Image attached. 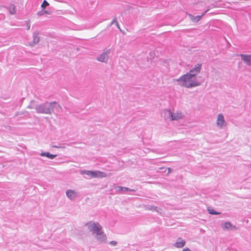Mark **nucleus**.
I'll return each instance as SVG.
<instances>
[{"mask_svg":"<svg viewBox=\"0 0 251 251\" xmlns=\"http://www.w3.org/2000/svg\"><path fill=\"white\" fill-rule=\"evenodd\" d=\"M201 69V65L198 64L195 68L181 76L177 79V81L181 82V85L187 88L194 87L200 85L201 82L198 81L196 75L200 72Z\"/></svg>","mask_w":251,"mask_h":251,"instance_id":"obj_1","label":"nucleus"},{"mask_svg":"<svg viewBox=\"0 0 251 251\" xmlns=\"http://www.w3.org/2000/svg\"><path fill=\"white\" fill-rule=\"evenodd\" d=\"M87 226L90 231H93V233H96L97 238L100 239V238L99 237V236L101 235L103 233L100 225L98 223L90 222L87 224Z\"/></svg>","mask_w":251,"mask_h":251,"instance_id":"obj_2","label":"nucleus"},{"mask_svg":"<svg viewBox=\"0 0 251 251\" xmlns=\"http://www.w3.org/2000/svg\"><path fill=\"white\" fill-rule=\"evenodd\" d=\"M85 173L94 177H105L106 176L105 173L100 171H85Z\"/></svg>","mask_w":251,"mask_h":251,"instance_id":"obj_3","label":"nucleus"},{"mask_svg":"<svg viewBox=\"0 0 251 251\" xmlns=\"http://www.w3.org/2000/svg\"><path fill=\"white\" fill-rule=\"evenodd\" d=\"M166 112L168 113V114L171 116V120H177L180 119H181L183 118V115L180 112H176V113H172L170 111L167 110Z\"/></svg>","mask_w":251,"mask_h":251,"instance_id":"obj_4","label":"nucleus"},{"mask_svg":"<svg viewBox=\"0 0 251 251\" xmlns=\"http://www.w3.org/2000/svg\"><path fill=\"white\" fill-rule=\"evenodd\" d=\"M217 124L220 127H223L226 125V123L224 120V117L223 115L219 114L217 120Z\"/></svg>","mask_w":251,"mask_h":251,"instance_id":"obj_5","label":"nucleus"},{"mask_svg":"<svg viewBox=\"0 0 251 251\" xmlns=\"http://www.w3.org/2000/svg\"><path fill=\"white\" fill-rule=\"evenodd\" d=\"M242 59L247 64L251 65V55H247L244 54L241 55Z\"/></svg>","mask_w":251,"mask_h":251,"instance_id":"obj_6","label":"nucleus"},{"mask_svg":"<svg viewBox=\"0 0 251 251\" xmlns=\"http://www.w3.org/2000/svg\"><path fill=\"white\" fill-rule=\"evenodd\" d=\"M185 242L184 240H182L180 238H178L175 244V246L178 248H182L185 245Z\"/></svg>","mask_w":251,"mask_h":251,"instance_id":"obj_7","label":"nucleus"},{"mask_svg":"<svg viewBox=\"0 0 251 251\" xmlns=\"http://www.w3.org/2000/svg\"><path fill=\"white\" fill-rule=\"evenodd\" d=\"M208 11V10H206L204 13H203L201 16H197L196 17H194L191 15H190V17L191 18V20L194 22H199L201 18V17L204 15L205 13H206Z\"/></svg>","mask_w":251,"mask_h":251,"instance_id":"obj_8","label":"nucleus"},{"mask_svg":"<svg viewBox=\"0 0 251 251\" xmlns=\"http://www.w3.org/2000/svg\"><path fill=\"white\" fill-rule=\"evenodd\" d=\"M40 40L39 37V33L38 32H34L33 33V43L31 44V46H33L35 44H37Z\"/></svg>","mask_w":251,"mask_h":251,"instance_id":"obj_9","label":"nucleus"},{"mask_svg":"<svg viewBox=\"0 0 251 251\" xmlns=\"http://www.w3.org/2000/svg\"><path fill=\"white\" fill-rule=\"evenodd\" d=\"M108 57L107 54L105 52H103L98 57V60L101 62H105L108 60Z\"/></svg>","mask_w":251,"mask_h":251,"instance_id":"obj_10","label":"nucleus"},{"mask_svg":"<svg viewBox=\"0 0 251 251\" xmlns=\"http://www.w3.org/2000/svg\"><path fill=\"white\" fill-rule=\"evenodd\" d=\"M67 197L70 199H73L75 197V192L73 190H69L66 192Z\"/></svg>","mask_w":251,"mask_h":251,"instance_id":"obj_11","label":"nucleus"},{"mask_svg":"<svg viewBox=\"0 0 251 251\" xmlns=\"http://www.w3.org/2000/svg\"><path fill=\"white\" fill-rule=\"evenodd\" d=\"M44 108L45 109H44L43 112L45 113H50L53 111V108L50 104L45 105Z\"/></svg>","mask_w":251,"mask_h":251,"instance_id":"obj_12","label":"nucleus"},{"mask_svg":"<svg viewBox=\"0 0 251 251\" xmlns=\"http://www.w3.org/2000/svg\"><path fill=\"white\" fill-rule=\"evenodd\" d=\"M9 13L12 15L15 14L16 13L15 6L14 5L12 4L11 6L9 7Z\"/></svg>","mask_w":251,"mask_h":251,"instance_id":"obj_13","label":"nucleus"},{"mask_svg":"<svg viewBox=\"0 0 251 251\" xmlns=\"http://www.w3.org/2000/svg\"><path fill=\"white\" fill-rule=\"evenodd\" d=\"M118 191H134V190H131L128 188H127V187H122V186H119L118 187Z\"/></svg>","mask_w":251,"mask_h":251,"instance_id":"obj_14","label":"nucleus"},{"mask_svg":"<svg viewBox=\"0 0 251 251\" xmlns=\"http://www.w3.org/2000/svg\"><path fill=\"white\" fill-rule=\"evenodd\" d=\"M41 155H45L47 157L50 158V159H53L54 157L56 156V155L51 154L49 152L43 153L41 154Z\"/></svg>","mask_w":251,"mask_h":251,"instance_id":"obj_15","label":"nucleus"},{"mask_svg":"<svg viewBox=\"0 0 251 251\" xmlns=\"http://www.w3.org/2000/svg\"><path fill=\"white\" fill-rule=\"evenodd\" d=\"M49 5V3H48V2L47 0H44L41 5V7L44 10L46 8L47 6Z\"/></svg>","mask_w":251,"mask_h":251,"instance_id":"obj_16","label":"nucleus"},{"mask_svg":"<svg viewBox=\"0 0 251 251\" xmlns=\"http://www.w3.org/2000/svg\"><path fill=\"white\" fill-rule=\"evenodd\" d=\"M232 226L230 223L226 222L224 224V228L226 229H229Z\"/></svg>","mask_w":251,"mask_h":251,"instance_id":"obj_17","label":"nucleus"},{"mask_svg":"<svg viewBox=\"0 0 251 251\" xmlns=\"http://www.w3.org/2000/svg\"><path fill=\"white\" fill-rule=\"evenodd\" d=\"M208 211L210 214H214V215H218L220 214V213L216 212L214 209H208Z\"/></svg>","mask_w":251,"mask_h":251,"instance_id":"obj_18","label":"nucleus"},{"mask_svg":"<svg viewBox=\"0 0 251 251\" xmlns=\"http://www.w3.org/2000/svg\"><path fill=\"white\" fill-rule=\"evenodd\" d=\"M110 243L111 245H112L113 246H115L117 245V242L114 241H111Z\"/></svg>","mask_w":251,"mask_h":251,"instance_id":"obj_19","label":"nucleus"},{"mask_svg":"<svg viewBox=\"0 0 251 251\" xmlns=\"http://www.w3.org/2000/svg\"><path fill=\"white\" fill-rule=\"evenodd\" d=\"M51 13V11H44L43 14H50Z\"/></svg>","mask_w":251,"mask_h":251,"instance_id":"obj_20","label":"nucleus"},{"mask_svg":"<svg viewBox=\"0 0 251 251\" xmlns=\"http://www.w3.org/2000/svg\"><path fill=\"white\" fill-rule=\"evenodd\" d=\"M115 24H116L117 26L118 27V28H120L119 25L117 21V18L116 17H115Z\"/></svg>","mask_w":251,"mask_h":251,"instance_id":"obj_21","label":"nucleus"},{"mask_svg":"<svg viewBox=\"0 0 251 251\" xmlns=\"http://www.w3.org/2000/svg\"><path fill=\"white\" fill-rule=\"evenodd\" d=\"M182 251H191V250L189 248H186L184 249Z\"/></svg>","mask_w":251,"mask_h":251,"instance_id":"obj_22","label":"nucleus"},{"mask_svg":"<svg viewBox=\"0 0 251 251\" xmlns=\"http://www.w3.org/2000/svg\"><path fill=\"white\" fill-rule=\"evenodd\" d=\"M30 24L29 23H27V29L28 30L29 28H30Z\"/></svg>","mask_w":251,"mask_h":251,"instance_id":"obj_23","label":"nucleus"},{"mask_svg":"<svg viewBox=\"0 0 251 251\" xmlns=\"http://www.w3.org/2000/svg\"><path fill=\"white\" fill-rule=\"evenodd\" d=\"M115 23V18L113 20L112 24Z\"/></svg>","mask_w":251,"mask_h":251,"instance_id":"obj_24","label":"nucleus"}]
</instances>
